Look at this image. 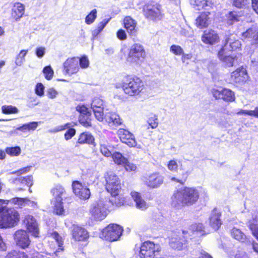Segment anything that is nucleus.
Segmentation results:
<instances>
[{
    "label": "nucleus",
    "instance_id": "nucleus-1",
    "mask_svg": "<svg viewBox=\"0 0 258 258\" xmlns=\"http://www.w3.org/2000/svg\"><path fill=\"white\" fill-rule=\"evenodd\" d=\"M200 192L196 187L183 186L175 190L170 198V205L175 210L191 206L198 203Z\"/></svg>",
    "mask_w": 258,
    "mask_h": 258
},
{
    "label": "nucleus",
    "instance_id": "nucleus-2",
    "mask_svg": "<svg viewBox=\"0 0 258 258\" xmlns=\"http://www.w3.org/2000/svg\"><path fill=\"white\" fill-rule=\"evenodd\" d=\"M105 181V189L111 197L109 202L112 206L121 207L127 203L126 197L121 194L122 185L119 177L112 172H108L104 174Z\"/></svg>",
    "mask_w": 258,
    "mask_h": 258
},
{
    "label": "nucleus",
    "instance_id": "nucleus-3",
    "mask_svg": "<svg viewBox=\"0 0 258 258\" xmlns=\"http://www.w3.org/2000/svg\"><path fill=\"white\" fill-rule=\"evenodd\" d=\"M145 82L135 75H125L121 82L115 84L116 89H121L124 94L128 97L140 96L146 90Z\"/></svg>",
    "mask_w": 258,
    "mask_h": 258
},
{
    "label": "nucleus",
    "instance_id": "nucleus-4",
    "mask_svg": "<svg viewBox=\"0 0 258 258\" xmlns=\"http://www.w3.org/2000/svg\"><path fill=\"white\" fill-rule=\"evenodd\" d=\"M142 11L146 20L153 22L161 21L164 16L162 6L154 2L145 3L142 7Z\"/></svg>",
    "mask_w": 258,
    "mask_h": 258
},
{
    "label": "nucleus",
    "instance_id": "nucleus-5",
    "mask_svg": "<svg viewBox=\"0 0 258 258\" xmlns=\"http://www.w3.org/2000/svg\"><path fill=\"white\" fill-rule=\"evenodd\" d=\"M19 221V214L14 208H0V228L14 227Z\"/></svg>",
    "mask_w": 258,
    "mask_h": 258
},
{
    "label": "nucleus",
    "instance_id": "nucleus-6",
    "mask_svg": "<svg viewBox=\"0 0 258 258\" xmlns=\"http://www.w3.org/2000/svg\"><path fill=\"white\" fill-rule=\"evenodd\" d=\"M147 56L146 50L140 43H134L129 48L126 60L131 64H140Z\"/></svg>",
    "mask_w": 258,
    "mask_h": 258
},
{
    "label": "nucleus",
    "instance_id": "nucleus-7",
    "mask_svg": "<svg viewBox=\"0 0 258 258\" xmlns=\"http://www.w3.org/2000/svg\"><path fill=\"white\" fill-rule=\"evenodd\" d=\"M76 110L79 113L78 117L79 123L86 128L93 127V119L89 108L85 104H79L76 107Z\"/></svg>",
    "mask_w": 258,
    "mask_h": 258
},
{
    "label": "nucleus",
    "instance_id": "nucleus-8",
    "mask_svg": "<svg viewBox=\"0 0 258 258\" xmlns=\"http://www.w3.org/2000/svg\"><path fill=\"white\" fill-rule=\"evenodd\" d=\"M161 251L159 244H155L150 240H147L141 244L139 254L142 258H155Z\"/></svg>",
    "mask_w": 258,
    "mask_h": 258
},
{
    "label": "nucleus",
    "instance_id": "nucleus-9",
    "mask_svg": "<svg viewBox=\"0 0 258 258\" xmlns=\"http://www.w3.org/2000/svg\"><path fill=\"white\" fill-rule=\"evenodd\" d=\"M123 232L122 227L116 224H110L101 231V235L106 240L114 241L117 240Z\"/></svg>",
    "mask_w": 258,
    "mask_h": 258
},
{
    "label": "nucleus",
    "instance_id": "nucleus-10",
    "mask_svg": "<svg viewBox=\"0 0 258 258\" xmlns=\"http://www.w3.org/2000/svg\"><path fill=\"white\" fill-rule=\"evenodd\" d=\"M144 184L148 188H159L164 182V176L158 172H154L143 176Z\"/></svg>",
    "mask_w": 258,
    "mask_h": 258
},
{
    "label": "nucleus",
    "instance_id": "nucleus-11",
    "mask_svg": "<svg viewBox=\"0 0 258 258\" xmlns=\"http://www.w3.org/2000/svg\"><path fill=\"white\" fill-rule=\"evenodd\" d=\"M230 78L235 86L240 87L244 85L249 77L246 70L241 66L231 73Z\"/></svg>",
    "mask_w": 258,
    "mask_h": 258
},
{
    "label": "nucleus",
    "instance_id": "nucleus-12",
    "mask_svg": "<svg viewBox=\"0 0 258 258\" xmlns=\"http://www.w3.org/2000/svg\"><path fill=\"white\" fill-rule=\"evenodd\" d=\"M212 93L216 100H222L225 102H232L236 99L234 92L228 88H223L221 90L213 89Z\"/></svg>",
    "mask_w": 258,
    "mask_h": 258
},
{
    "label": "nucleus",
    "instance_id": "nucleus-13",
    "mask_svg": "<svg viewBox=\"0 0 258 258\" xmlns=\"http://www.w3.org/2000/svg\"><path fill=\"white\" fill-rule=\"evenodd\" d=\"M74 194L82 200L88 199L91 195L89 188L78 180H74L72 184Z\"/></svg>",
    "mask_w": 258,
    "mask_h": 258
},
{
    "label": "nucleus",
    "instance_id": "nucleus-14",
    "mask_svg": "<svg viewBox=\"0 0 258 258\" xmlns=\"http://www.w3.org/2000/svg\"><path fill=\"white\" fill-rule=\"evenodd\" d=\"M71 234L72 239L77 242H87L90 237L87 230L79 225H73Z\"/></svg>",
    "mask_w": 258,
    "mask_h": 258
},
{
    "label": "nucleus",
    "instance_id": "nucleus-15",
    "mask_svg": "<svg viewBox=\"0 0 258 258\" xmlns=\"http://www.w3.org/2000/svg\"><path fill=\"white\" fill-rule=\"evenodd\" d=\"M14 239L16 245L22 249L28 248L31 244V240L27 232L20 229L14 234Z\"/></svg>",
    "mask_w": 258,
    "mask_h": 258
},
{
    "label": "nucleus",
    "instance_id": "nucleus-16",
    "mask_svg": "<svg viewBox=\"0 0 258 258\" xmlns=\"http://www.w3.org/2000/svg\"><path fill=\"white\" fill-rule=\"evenodd\" d=\"M79 69L78 57L68 58L63 63V72L69 76L76 74Z\"/></svg>",
    "mask_w": 258,
    "mask_h": 258
},
{
    "label": "nucleus",
    "instance_id": "nucleus-17",
    "mask_svg": "<svg viewBox=\"0 0 258 258\" xmlns=\"http://www.w3.org/2000/svg\"><path fill=\"white\" fill-rule=\"evenodd\" d=\"M117 135L122 143L130 147H135L137 145V141L134 135L128 130L120 128L117 131Z\"/></svg>",
    "mask_w": 258,
    "mask_h": 258
},
{
    "label": "nucleus",
    "instance_id": "nucleus-18",
    "mask_svg": "<svg viewBox=\"0 0 258 258\" xmlns=\"http://www.w3.org/2000/svg\"><path fill=\"white\" fill-rule=\"evenodd\" d=\"M89 214L94 220L99 221L104 219L107 215L104 208L102 204L99 203H95L91 205L89 210Z\"/></svg>",
    "mask_w": 258,
    "mask_h": 258
},
{
    "label": "nucleus",
    "instance_id": "nucleus-19",
    "mask_svg": "<svg viewBox=\"0 0 258 258\" xmlns=\"http://www.w3.org/2000/svg\"><path fill=\"white\" fill-rule=\"evenodd\" d=\"M201 39L204 43L210 45L218 43L220 41L218 33L213 29L204 31Z\"/></svg>",
    "mask_w": 258,
    "mask_h": 258
},
{
    "label": "nucleus",
    "instance_id": "nucleus-20",
    "mask_svg": "<svg viewBox=\"0 0 258 258\" xmlns=\"http://www.w3.org/2000/svg\"><path fill=\"white\" fill-rule=\"evenodd\" d=\"M84 144L93 146V147L96 146L95 138L91 133L88 132H83L79 134L75 147H79L80 145Z\"/></svg>",
    "mask_w": 258,
    "mask_h": 258
},
{
    "label": "nucleus",
    "instance_id": "nucleus-21",
    "mask_svg": "<svg viewBox=\"0 0 258 258\" xmlns=\"http://www.w3.org/2000/svg\"><path fill=\"white\" fill-rule=\"evenodd\" d=\"M221 216V212L217 208H214L212 211L209 217V225L215 230H218L222 224Z\"/></svg>",
    "mask_w": 258,
    "mask_h": 258
},
{
    "label": "nucleus",
    "instance_id": "nucleus-22",
    "mask_svg": "<svg viewBox=\"0 0 258 258\" xmlns=\"http://www.w3.org/2000/svg\"><path fill=\"white\" fill-rule=\"evenodd\" d=\"M27 229L35 237L39 236V229L35 219L31 215H27L24 219Z\"/></svg>",
    "mask_w": 258,
    "mask_h": 258
},
{
    "label": "nucleus",
    "instance_id": "nucleus-23",
    "mask_svg": "<svg viewBox=\"0 0 258 258\" xmlns=\"http://www.w3.org/2000/svg\"><path fill=\"white\" fill-rule=\"evenodd\" d=\"M137 22L131 16H125L122 20V25L130 36H135L137 32Z\"/></svg>",
    "mask_w": 258,
    "mask_h": 258
},
{
    "label": "nucleus",
    "instance_id": "nucleus-24",
    "mask_svg": "<svg viewBox=\"0 0 258 258\" xmlns=\"http://www.w3.org/2000/svg\"><path fill=\"white\" fill-rule=\"evenodd\" d=\"M135 203V207L141 210H146L149 207L147 202L143 199L139 192L133 191L130 194Z\"/></svg>",
    "mask_w": 258,
    "mask_h": 258
},
{
    "label": "nucleus",
    "instance_id": "nucleus-25",
    "mask_svg": "<svg viewBox=\"0 0 258 258\" xmlns=\"http://www.w3.org/2000/svg\"><path fill=\"white\" fill-rule=\"evenodd\" d=\"M210 12H202L195 20L196 26L200 29L207 28L209 25V16Z\"/></svg>",
    "mask_w": 258,
    "mask_h": 258
},
{
    "label": "nucleus",
    "instance_id": "nucleus-26",
    "mask_svg": "<svg viewBox=\"0 0 258 258\" xmlns=\"http://www.w3.org/2000/svg\"><path fill=\"white\" fill-rule=\"evenodd\" d=\"M50 236L55 240L57 243L58 248L53 252L55 255L54 258L59 257L58 253L64 251L63 239L57 231H53L50 233Z\"/></svg>",
    "mask_w": 258,
    "mask_h": 258
},
{
    "label": "nucleus",
    "instance_id": "nucleus-27",
    "mask_svg": "<svg viewBox=\"0 0 258 258\" xmlns=\"http://www.w3.org/2000/svg\"><path fill=\"white\" fill-rule=\"evenodd\" d=\"M25 7L21 3L14 4L12 10V16L16 21L19 20L24 14Z\"/></svg>",
    "mask_w": 258,
    "mask_h": 258
},
{
    "label": "nucleus",
    "instance_id": "nucleus-28",
    "mask_svg": "<svg viewBox=\"0 0 258 258\" xmlns=\"http://www.w3.org/2000/svg\"><path fill=\"white\" fill-rule=\"evenodd\" d=\"M54 200H62V197L66 193L64 187L60 184L55 185L50 191Z\"/></svg>",
    "mask_w": 258,
    "mask_h": 258
},
{
    "label": "nucleus",
    "instance_id": "nucleus-29",
    "mask_svg": "<svg viewBox=\"0 0 258 258\" xmlns=\"http://www.w3.org/2000/svg\"><path fill=\"white\" fill-rule=\"evenodd\" d=\"M230 235L233 238L240 242H244L246 239L245 234L241 230L236 227H233L231 229Z\"/></svg>",
    "mask_w": 258,
    "mask_h": 258
},
{
    "label": "nucleus",
    "instance_id": "nucleus-30",
    "mask_svg": "<svg viewBox=\"0 0 258 258\" xmlns=\"http://www.w3.org/2000/svg\"><path fill=\"white\" fill-rule=\"evenodd\" d=\"M183 237L176 236L170 239L169 244L171 247L174 249L180 250L182 248L183 242L185 240L183 239Z\"/></svg>",
    "mask_w": 258,
    "mask_h": 258
},
{
    "label": "nucleus",
    "instance_id": "nucleus-31",
    "mask_svg": "<svg viewBox=\"0 0 258 258\" xmlns=\"http://www.w3.org/2000/svg\"><path fill=\"white\" fill-rule=\"evenodd\" d=\"M194 9L197 11H201L207 6H211L213 5L212 0H194L192 4Z\"/></svg>",
    "mask_w": 258,
    "mask_h": 258
},
{
    "label": "nucleus",
    "instance_id": "nucleus-32",
    "mask_svg": "<svg viewBox=\"0 0 258 258\" xmlns=\"http://www.w3.org/2000/svg\"><path fill=\"white\" fill-rule=\"evenodd\" d=\"M241 15L239 12L236 11H230L226 15L227 22L231 25L239 21Z\"/></svg>",
    "mask_w": 258,
    "mask_h": 258
},
{
    "label": "nucleus",
    "instance_id": "nucleus-33",
    "mask_svg": "<svg viewBox=\"0 0 258 258\" xmlns=\"http://www.w3.org/2000/svg\"><path fill=\"white\" fill-rule=\"evenodd\" d=\"M62 201V200H54L53 212L57 215H62L64 214V209Z\"/></svg>",
    "mask_w": 258,
    "mask_h": 258
},
{
    "label": "nucleus",
    "instance_id": "nucleus-34",
    "mask_svg": "<svg viewBox=\"0 0 258 258\" xmlns=\"http://www.w3.org/2000/svg\"><path fill=\"white\" fill-rule=\"evenodd\" d=\"M256 29L253 28H249L245 32L241 34L242 39L243 40L252 39L251 45H254V37L255 36Z\"/></svg>",
    "mask_w": 258,
    "mask_h": 258
},
{
    "label": "nucleus",
    "instance_id": "nucleus-35",
    "mask_svg": "<svg viewBox=\"0 0 258 258\" xmlns=\"http://www.w3.org/2000/svg\"><path fill=\"white\" fill-rule=\"evenodd\" d=\"M6 258H29V256L24 251L14 250L8 252Z\"/></svg>",
    "mask_w": 258,
    "mask_h": 258
},
{
    "label": "nucleus",
    "instance_id": "nucleus-36",
    "mask_svg": "<svg viewBox=\"0 0 258 258\" xmlns=\"http://www.w3.org/2000/svg\"><path fill=\"white\" fill-rule=\"evenodd\" d=\"M37 126L38 122L33 121L23 124L21 126L18 127L17 130L23 132H27L35 130Z\"/></svg>",
    "mask_w": 258,
    "mask_h": 258
},
{
    "label": "nucleus",
    "instance_id": "nucleus-37",
    "mask_svg": "<svg viewBox=\"0 0 258 258\" xmlns=\"http://www.w3.org/2000/svg\"><path fill=\"white\" fill-rule=\"evenodd\" d=\"M108 122L118 126L122 124V120L117 113L115 112H109Z\"/></svg>",
    "mask_w": 258,
    "mask_h": 258
},
{
    "label": "nucleus",
    "instance_id": "nucleus-38",
    "mask_svg": "<svg viewBox=\"0 0 258 258\" xmlns=\"http://www.w3.org/2000/svg\"><path fill=\"white\" fill-rule=\"evenodd\" d=\"M111 157L114 163L118 165L122 166L126 159V158L124 157L120 153L118 152H114L112 154Z\"/></svg>",
    "mask_w": 258,
    "mask_h": 258
},
{
    "label": "nucleus",
    "instance_id": "nucleus-39",
    "mask_svg": "<svg viewBox=\"0 0 258 258\" xmlns=\"http://www.w3.org/2000/svg\"><path fill=\"white\" fill-rule=\"evenodd\" d=\"M91 107L93 110L104 109L103 101L99 97H95L91 102Z\"/></svg>",
    "mask_w": 258,
    "mask_h": 258
},
{
    "label": "nucleus",
    "instance_id": "nucleus-40",
    "mask_svg": "<svg viewBox=\"0 0 258 258\" xmlns=\"http://www.w3.org/2000/svg\"><path fill=\"white\" fill-rule=\"evenodd\" d=\"M189 173L188 171H185L181 174V177L177 178L175 177H172L171 180L174 181L176 183H179L180 184L183 185L187 180L188 176Z\"/></svg>",
    "mask_w": 258,
    "mask_h": 258
},
{
    "label": "nucleus",
    "instance_id": "nucleus-41",
    "mask_svg": "<svg viewBox=\"0 0 258 258\" xmlns=\"http://www.w3.org/2000/svg\"><path fill=\"white\" fill-rule=\"evenodd\" d=\"M5 152L11 156H18L21 153V149L19 146L7 147Z\"/></svg>",
    "mask_w": 258,
    "mask_h": 258
},
{
    "label": "nucleus",
    "instance_id": "nucleus-42",
    "mask_svg": "<svg viewBox=\"0 0 258 258\" xmlns=\"http://www.w3.org/2000/svg\"><path fill=\"white\" fill-rule=\"evenodd\" d=\"M2 110V112L5 114H15L18 112L17 107L12 105H3Z\"/></svg>",
    "mask_w": 258,
    "mask_h": 258
},
{
    "label": "nucleus",
    "instance_id": "nucleus-43",
    "mask_svg": "<svg viewBox=\"0 0 258 258\" xmlns=\"http://www.w3.org/2000/svg\"><path fill=\"white\" fill-rule=\"evenodd\" d=\"M249 0H233L232 5L238 9H245L249 4Z\"/></svg>",
    "mask_w": 258,
    "mask_h": 258
},
{
    "label": "nucleus",
    "instance_id": "nucleus-44",
    "mask_svg": "<svg viewBox=\"0 0 258 258\" xmlns=\"http://www.w3.org/2000/svg\"><path fill=\"white\" fill-rule=\"evenodd\" d=\"M235 58V57H233L232 55H228L226 57H224L222 59L220 60L222 61L225 65L226 67H232L234 66V60Z\"/></svg>",
    "mask_w": 258,
    "mask_h": 258
},
{
    "label": "nucleus",
    "instance_id": "nucleus-45",
    "mask_svg": "<svg viewBox=\"0 0 258 258\" xmlns=\"http://www.w3.org/2000/svg\"><path fill=\"white\" fill-rule=\"evenodd\" d=\"M97 17V10L93 9L91 12L86 17L85 22L87 24L90 25L92 24L96 19Z\"/></svg>",
    "mask_w": 258,
    "mask_h": 258
},
{
    "label": "nucleus",
    "instance_id": "nucleus-46",
    "mask_svg": "<svg viewBox=\"0 0 258 258\" xmlns=\"http://www.w3.org/2000/svg\"><path fill=\"white\" fill-rule=\"evenodd\" d=\"M125 170L128 172H135L137 169V166L136 164L130 162L126 158V161L122 165Z\"/></svg>",
    "mask_w": 258,
    "mask_h": 258
},
{
    "label": "nucleus",
    "instance_id": "nucleus-47",
    "mask_svg": "<svg viewBox=\"0 0 258 258\" xmlns=\"http://www.w3.org/2000/svg\"><path fill=\"white\" fill-rule=\"evenodd\" d=\"M229 49L227 50L226 48V44L222 46L221 48L219 50L217 53V57L219 60L222 59L226 56L230 55L229 54Z\"/></svg>",
    "mask_w": 258,
    "mask_h": 258
},
{
    "label": "nucleus",
    "instance_id": "nucleus-48",
    "mask_svg": "<svg viewBox=\"0 0 258 258\" xmlns=\"http://www.w3.org/2000/svg\"><path fill=\"white\" fill-rule=\"evenodd\" d=\"M248 227L252 235L258 240V224L253 222H251L249 223Z\"/></svg>",
    "mask_w": 258,
    "mask_h": 258
},
{
    "label": "nucleus",
    "instance_id": "nucleus-49",
    "mask_svg": "<svg viewBox=\"0 0 258 258\" xmlns=\"http://www.w3.org/2000/svg\"><path fill=\"white\" fill-rule=\"evenodd\" d=\"M45 78L47 80H51L53 76V71L50 66L45 67L43 69Z\"/></svg>",
    "mask_w": 258,
    "mask_h": 258
},
{
    "label": "nucleus",
    "instance_id": "nucleus-50",
    "mask_svg": "<svg viewBox=\"0 0 258 258\" xmlns=\"http://www.w3.org/2000/svg\"><path fill=\"white\" fill-rule=\"evenodd\" d=\"M28 52V50L23 49L17 56L16 58V63L20 65L25 60V57Z\"/></svg>",
    "mask_w": 258,
    "mask_h": 258
},
{
    "label": "nucleus",
    "instance_id": "nucleus-51",
    "mask_svg": "<svg viewBox=\"0 0 258 258\" xmlns=\"http://www.w3.org/2000/svg\"><path fill=\"white\" fill-rule=\"evenodd\" d=\"M76 134V129L70 126L69 128H68V130L65 132L64 138L66 141L70 140L75 136Z\"/></svg>",
    "mask_w": 258,
    "mask_h": 258
},
{
    "label": "nucleus",
    "instance_id": "nucleus-52",
    "mask_svg": "<svg viewBox=\"0 0 258 258\" xmlns=\"http://www.w3.org/2000/svg\"><path fill=\"white\" fill-rule=\"evenodd\" d=\"M170 51L175 55H181L183 53V50L180 46L174 44L170 46Z\"/></svg>",
    "mask_w": 258,
    "mask_h": 258
},
{
    "label": "nucleus",
    "instance_id": "nucleus-53",
    "mask_svg": "<svg viewBox=\"0 0 258 258\" xmlns=\"http://www.w3.org/2000/svg\"><path fill=\"white\" fill-rule=\"evenodd\" d=\"M148 123L151 128H156L158 125L157 116L155 115L150 116L148 119Z\"/></svg>",
    "mask_w": 258,
    "mask_h": 258
},
{
    "label": "nucleus",
    "instance_id": "nucleus-54",
    "mask_svg": "<svg viewBox=\"0 0 258 258\" xmlns=\"http://www.w3.org/2000/svg\"><path fill=\"white\" fill-rule=\"evenodd\" d=\"M241 44L240 41L238 40H235L229 43L230 51H236L239 50L241 48Z\"/></svg>",
    "mask_w": 258,
    "mask_h": 258
},
{
    "label": "nucleus",
    "instance_id": "nucleus-55",
    "mask_svg": "<svg viewBox=\"0 0 258 258\" xmlns=\"http://www.w3.org/2000/svg\"><path fill=\"white\" fill-rule=\"evenodd\" d=\"M44 86L41 83L36 84L35 88V93L40 97H42L44 94Z\"/></svg>",
    "mask_w": 258,
    "mask_h": 258
},
{
    "label": "nucleus",
    "instance_id": "nucleus-56",
    "mask_svg": "<svg viewBox=\"0 0 258 258\" xmlns=\"http://www.w3.org/2000/svg\"><path fill=\"white\" fill-rule=\"evenodd\" d=\"M79 67L82 69H86L89 67V61L86 56H83L81 57H79Z\"/></svg>",
    "mask_w": 258,
    "mask_h": 258
},
{
    "label": "nucleus",
    "instance_id": "nucleus-57",
    "mask_svg": "<svg viewBox=\"0 0 258 258\" xmlns=\"http://www.w3.org/2000/svg\"><path fill=\"white\" fill-rule=\"evenodd\" d=\"M22 183L25 184L27 186L30 187L33 185V178L32 175H28L23 177L20 179Z\"/></svg>",
    "mask_w": 258,
    "mask_h": 258
},
{
    "label": "nucleus",
    "instance_id": "nucleus-58",
    "mask_svg": "<svg viewBox=\"0 0 258 258\" xmlns=\"http://www.w3.org/2000/svg\"><path fill=\"white\" fill-rule=\"evenodd\" d=\"M167 166L170 171H176L177 170L178 166L176 160H171L168 161Z\"/></svg>",
    "mask_w": 258,
    "mask_h": 258
},
{
    "label": "nucleus",
    "instance_id": "nucleus-59",
    "mask_svg": "<svg viewBox=\"0 0 258 258\" xmlns=\"http://www.w3.org/2000/svg\"><path fill=\"white\" fill-rule=\"evenodd\" d=\"M103 110L104 109L93 110L96 118L99 121H102L104 119Z\"/></svg>",
    "mask_w": 258,
    "mask_h": 258
},
{
    "label": "nucleus",
    "instance_id": "nucleus-60",
    "mask_svg": "<svg viewBox=\"0 0 258 258\" xmlns=\"http://www.w3.org/2000/svg\"><path fill=\"white\" fill-rule=\"evenodd\" d=\"M116 37L119 40L123 41L127 38V35L123 29H119L116 32Z\"/></svg>",
    "mask_w": 258,
    "mask_h": 258
},
{
    "label": "nucleus",
    "instance_id": "nucleus-61",
    "mask_svg": "<svg viewBox=\"0 0 258 258\" xmlns=\"http://www.w3.org/2000/svg\"><path fill=\"white\" fill-rule=\"evenodd\" d=\"M109 20H104L99 23L96 29L97 34L100 33L103 30L105 26L108 23Z\"/></svg>",
    "mask_w": 258,
    "mask_h": 258
},
{
    "label": "nucleus",
    "instance_id": "nucleus-62",
    "mask_svg": "<svg viewBox=\"0 0 258 258\" xmlns=\"http://www.w3.org/2000/svg\"><path fill=\"white\" fill-rule=\"evenodd\" d=\"M57 92L53 88H49L47 90V95L49 98L53 99L55 98L57 95Z\"/></svg>",
    "mask_w": 258,
    "mask_h": 258
},
{
    "label": "nucleus",
    "instance_id": "nucleus-63",
    "mask_svg": "<svg viewBox=\"0 0 258 258\" xmlns=\"http://www.w3.org/2000/svg\"><path fill=\"white\" fill-rule=\"evenodd\" d=\"M45 54V48L43 47H37L36 49V55L39 58H41Z\"/></svg>",
    "mask_w": 258,
    "mask_h": 258
},
{
    "label": "nucleus",
    "instance_id": "nucleus-64",
    "mask_svg": "<svg viewBox=\"0 0 258 258\" xmlns=\"http://www.w3.org/2000/svg\"><path fill=\"white\" fill-rule=\"evenodd\" d=\"M251 7L254 13L258 15V0H251Z\"/></svg>",
    "mask_w": 258,
    "mask_h": 258
}]
</instances>
